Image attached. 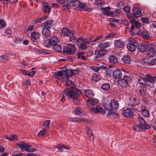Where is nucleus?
Segmentation results:
<instances>
[{
	"instance_id": "6",
	"label": "nucleus",
	"mask_w": 156,
	"mask_h": 156,
	"mask_svg": "<svg viewBox=\"0 0 156 156\" xmlns=\"http://www.w3.org/2000/svg\"><path fill=\"white\" fill-rule=\"evenodd\" d=\"M64 68L58 71L56 73V77L57 78L60 80L61 82H63V79H66L68 78V75H69V74L68 73H69L67 72V69H66L64 70Z\"/></svg>"
},
{
	"instance_id": "25",
	"label": "nucleus",
	"mask_w": 156,
	"mask_h": 156,
	"mask_svg": "<svg viewBox=\"0 0 156 156\" xmlns=\"http://www.w3.org/2000/svg\"><path fill=\"white\" fill-rule=\"evenodd\" d=\"M110 44V43L108 42L103 41L98 44V46L101 48H105L109 47Z\"/></svg>"
},
{
	"instance_id": "26",
	"label": "nucleus",
	"mask_w": 156,
	"mask_h": 156,
	"mask_svg": "<svg viewBox=\"0 0 156 156\" xmlns=\"http://www.w3.org/2000/svg\"><path fill=\"white\" fill-rule=\"evenodd\" d=\"M67 72H69V73H68L69 74V75H68V78H70L71 76L73 75H77L79 73V70L77 69H67Z\"/></svg>"
},
{
	"instance_id": "60",
	"label": "nucleus",
	"mask_w": 156,
	"mask_h": 156,
	"mask_svg": "<svg viewBox=\"0 0 156 156\" xmlns=\"http://www.w3.org/2000/svg\"><path fill=\"white\" fill-rule=\"evenodd\" d=\"M19 71L21 74L27 76L28 72L27 71L25 70L24 69H20L19 70Z\"/></svg>"
},
{
	"instance_id": "33",
	"label": "nucleus",
	"mask_w": 156,
	"mask_h": 156,
	"mask_svg": "<svg viewBox=\"0 0 156 156\" xmlns=\"http://www.w3.org/2000/svg\"><path fill=\"white\" fill-rule=\"evenodd\" d=\"M130 101L129 103L132 105H137L138 102L136 98L130 97L129 98Z\"/></svg>"
},
{
	"instance_id": "15",
	"label": "nucleus",
	"mask_w": 156,
	"mask_h": 156,
	"mask_svg": "<svg viewBox=\"0 0 156 156\" xmlns=\"http://www.w3.org/2000/svg\"><path fill=\"white\" fill-rule=\"evenodd\" d=\"M129 22L132 24L130 30H133L135 27L136 28H138L140 27V23L137 21H135L134 19H130Z\"/></svg>"
},
{
	"instance_id": "3",
	"label": "nucleus",
	"mask_w": 156,
	"mask_h": 156,
	"mask_svg": "<svg viewBox=\"0 0 156 156\" xmlns=\"http://www.w3.org/2000/svg\"><path fill=\"white\" fill-rule=\"evenodd\" d=\"M138 80L140 83L142 84L143 87H146L145 84H147L148 86L152 87L154 84L156 83V76H154L147 74L144 78L140 77Z\"/></svg>"
},
{
	"instance_id": "34",
	"label": "nucleus",
	"mask_w": 156,
	"mask_h": 156,
	"mask_svg": "<svg viewBox=\"0 0 156 156\" xmlns=\"http://www.w3.org/2000/svg\"><path fill=\"white\" fill-rule=\"evenodd\" d=\"M46 18V16H44L43 17L37 18L34 20L33 22V23L34 24H36L45 20Z\"/></svg>"
},
{
	"instance_id": "8",
	"label": "nucleus",
	"mask_w": 156,
	"mask_h": 156,
	"mask_svg": "<svg viewBox=\"0 0 156 156\" xmlns=\"http://www.w3.org/2000/svg\"><path fill=\"white\" fill-rule=\"evenodd\" d=\"M129 43L127 45L128 49L131 52L135 51L138 45L137 41L132 37L129 38Z\"/></svg>"
},
{
	"instance_id": "13",
	"label": "nucleus",
	"mask_w": 156,
	"mask_h": 156,
	"mask_svg": "<svg viewBox=\"0 0 156 156\" xmlns=\"http://www.w3.org/2000/svg\"><path fill=\"white\" fill-rule=\"evenodd\" d=\"M78 6L76 8V10H80L82 11L87 10L89 11H91L92 9L91 8H88L84 4L81 3L79 2L78 4Z\"/></svg>"
},
{
	"instance_id": "12",
	"label": "nucleus",
	"mask_w": 156,
	"mask_h": 156,
	"mask_svg": "<svg viewBox=\"0 0 156 156\" xmlns=\"http://www.w3.org/2000/svg\"><path fill=\"white\" fill-rule=\"evenodd\" d=\"M91 108V111L94 113H97L99 112L102 114H104L105 113L104 109L99 105H97L95 107L93 106Z\"/></svg>"
},
{
	"instance_id": "46",
	"label": "nucleus",
	"mask_w": 156,
	"mask_h": 156,
	"mask_svg": "<svg viewBox=\"0 0 156 156\" xmlns=\"http://www.w3.org/2000/svg\"><path fill=\"white\" fill-rule=\"evenodd\" d=\"M69 31L66 28H63L62 30V33L64 36H67L69 35Z\"/></svg>"
},
{
	"instance_id": "20",
	"label": "nucleus",
	"mask_w": 156,
	"mask_h": 156,
	"mask_svg": "<svg viewBox=\"0 0 156 156\" xmlns=\"http://www.w3.org/2000/svg\"><path fill=\"white\" fill-rule=\"evenodd\" d=\"M114 44L115 47L119 48H122L124 45V42L120 39H117L115 41Z\"/></svg>"
},
{
	"instance_id": "30",
	"label": "nucleus",
	"mask_w": 156,
	"mask_h": 156,
	"mask_svg": "<svg viewBox=\"0 0 156 156\" xmlns=\"http://www.w3.org/2000/svg\"><path fill=\"white\" fill-rule=\"evenodd\" d=\"M147 47L145 44H142L139 45L137 48V49L141 52H143L147 50Z\"/></svg>"
},
{
	"instance_id": "41",
	"label": "nucleus",
	"mask_w": 156,
	"mask_h": 156,
	"mask_svg": "<svg viewBox=\"0 0 156 156\" xmlns=\"http://www.w3.org/2000/svg\"><path fill=\"white\" fill-rule=\"evenodd\" d=\"M101 9L102 10V12L104 15H107L108 12L111 10V8L108 6L106 8H102Z\"/></svg>"
},
{
	"instance_id": "29",
	"label": "nucleus",
	"mask_w": 156,
	"mask_h": 156,
	"mask_svg": "<svg viewBox=\"0 0 156 156\" xmlns=\"http://www.w3.org/2000/svg\"><path fill=\"white\" fill-rule=\"evenodd\" d=\"M68 2L71 4L76 10V8L78 6V4L79 3V1L77 0H69Z\"/></svg>"
},
{
	"instance_id": "54",
	"label": "nucleus",
	"mask_w": 156,
	"mask_h": 156,
	"mask_svg": "<svg viewBox=\"0 0 156 156\" xmlns=\"http://www.w3.org/2000/svg\"><path fill=\"white\" fill-rule=\"evenodd\" d=\"M0 24L2 26V27H0V29L4 28L5 27V23L2 19L0 20Z\"/></svg>"
},
{
	"instance_id": "59",
	"label": "nucleus",
	"mask_w": 156,
	"mask_h": 156,
	"mask_svg": "<svg viewBox=\"0 0 156 156\" xmlns=\"http://www.w3.org/2000/svg\"><path fill=\"white\" fill-rule=\"evenodd\" d=\"M63 7L64 9H70L71 8V6L69 4H65L63 5Z\"/></svg>"
},
{
	"instance_id": "43",
	"label": "nucleus",
	"mask_w": 156,
	"mask_h": 156,
	"mask_svg": "<svg viewBox=\"0 0 156 156\" xmlns=\"http://www.w3.org/2000/svg\"><path fill=\"white\" fill-rule=\"evenodd\" d=\"M92 79L94 81L96 82L100 80V77L96 73H94L92 75Z\"/></svg>"
},
{
	"instance_id": "32",
	"label": "nucleus",
	"mask_w": 156,
	"mask_h": 156,
	"mask_svg": "<svg viewBox=\"0 0 156 156\" xmlns=\"http://www.w3.org/2000/svg\"><path fill=\"white\" fill-rule=\"evenodd\" d=\"M136 120L139 122V123L146 126V125H148L146 123L145 121L143 118L140 116H138L136 117Z\"/></svg>"
},
{
	"instance_id": "18",
	"label": "nucleus",
	"mask_w": 156,
	"mask_h": 156,
	"mask_svg": "<svg viewBox=\"0 0 156 156\" xmlns=\"http://www.w3.org/2000/svg\"><path fill=\"white\" fill-rule=\"evenodd\" d=\"M122 113L125 117L128 118H131L133 115V111L129 108L126 109Z\"/></svg>"
},
{
	"instance_id": "49",
	"label": "nucleus",
	"mask_w": 156,
	"mask_h": 156,
	"mask_svg": "<svg viewBox=\"0 0 156 156\" xmlns=\"http://www.w3.org/2000/svg\"><path fill=\"white\" fill-rule=\"evenodd\" d=\"M106 51L105 49H100L98 51V55L99 56H104L105 55Z\"/></svg>"
},
{
	"instance_id": "38",
	"label": "nucleus",
	"mask_w": 156,
	"mask_h": 156,
	"mask_svg": "<svg viewBox=\"0 0 156 156\" xmlns=\"http://www.w3.org/2000/svg\"><path fill=\"white\" fill-rule=\"evenodd\" d=\"M73 113L76 115H81L82 113V109L80 107L76 108L73 111Z\"/></svg>"
},
{
	"instance_id": "1",
	"label": "nucleus",
	"mask_w": 156,
	"mask_h": 156,
	"mask_svg": "<svg viewBox=\"0 0 156 156\" xmlns=\"http://www.w3.org/2000/svg\"><path fill=\"white\" fill-rule=\"evenodd\" d=\"M70 40L73 43L76 44L79 48L83 50H85L87 46V44H89V41L87 39L83 37L76 38L74 37L75 32L73 31L69 32Z\"/></svg>"
},
{
	"instance_id": "2",
	"label": "nucleus",
	"mask_w": 156,
	"mask_h": 156,
	"mask_svg": "<svg viewBox=\"0 0 156 156\" xmlns=\"http://www.w3.org/2000/svg\"><path fill=\"white\" fill-rule=\"evenodd\" d=\"M75 85L73 84V86L70 87L71 89L68 88H65L64 94L67 97L73 99L75 100L74 103L79 104L80 102L77 100V98L81 92L80 90L75 88Z\"/></svg>"
},
{
	"instance_id": "9",
	"label": "nucleus",
	"mask_w": 156,
	"mask_h": 156,
	"mask_svg": "<svg viewBox=\"0 0 156 156\" xmlns=\"http://www.w3.org/2000/svg\"><path fill=\"white\" fill-rule=\"evenodd\" d=\"M59 41L58 38L55 37H52L48 40L44 41V44L46 47H51V46H53L57 44Z\"/></svg>"
},
{
	"instance_id": "21",
	"label": "nucleus",
	"mask_w": 156,
	"mask_h": 156,
	"mask_svg": "<svg viewBox=\"0 0 156 156\" xmlns=\"http://www.w3.org/2000/svg\"><path fill=\"white\" fill-rule=\"evenodd\" d=\"M147 55L148 57L153 58L156 55V51L152 48L149 49L147 51Z\"/></svg>"
},
{
	"instance_id": "23",
	"label": "nucleus",
	"mask_w": 156,
	"mask_h": 156,
	"mask_svg": "<svg viewBox=\"0 0 156 156\" xmlns=\"http://www.w3.org/2000/svg\"><path fill=\"white\" fill-rule=\"evenodd\" d=\"M40 37V34L39 33L34 32L31 33V39L34 41H35L37 39H39Z\"/></svg>"
},
{
	"instance_id": "48",
	"label": "nucleus",
	"mask_w": 156,
	"mask_h": 156,
	"mask_svg": "<svg viewBox=\"0 0 156 156\" xmlns=\"http://www.w3.org/2000/svg\"><path fill=\"white\" fill-rule=\"evenodd\" d=\"M69 78H67L66 79H63V82H62L63 83H64V84L66 86H69L73 84V82L69 80H68V79H69Z\"/></svg>"
},
{
	"instance_id": "57",
	"label": "nucleus",
	"mask_w": 156,
	"mask_h": 156,
	"mask_svg": "<svg viewBox=\"0 0 156 156\" xmlns=\"http://www.w3.org/2000/svg\"><path fill=\"white\" fill-rule=\"evenodd\" d=\"M142 22L144 23H147L149 21V19L147 17H142L141 19Z\"/></svg>"
},
{
	"instance_id": "31",
	"label": "nucleus",
	"mask_w": 156,
	"mask_h": 156,
	"mask_svg": "<svg viewBox=\"0 0 156 156\" xmlns=\"http://www.w3.org/2000/svg\"><path fill=\"white\" fill-rule=\"evenodd\" d=\"M109 61L110 63H115L118 62V60L115 56L111 55L109 57Z\"/></svg>"
},
{
	"instance_id": "45",
	"label": "nucleus",
	"mask_w": 156,
	"mask_h": 156,
	"mask_svg": "<svg viewBox=\"0 0 156 156\" xmlns=\"http://www.w3.org/2000/svg\"><path fill=\"white\" fill-rule=\"evenodd\" d=\"M69 120L70 122H81L82 120L79 118L77 119L76 117H70L69 118Z\"/></svg>"
},
{
	"instance_id": "11",
	"label": "nucleus",
	"mask_w": 156,
	"mask_h": 156,
	"mask_svg": "<svg viewBox=\"0 0 156 156\" xmlns=\"http://www.w3.org/2000/svg\"><path fill=\"white\" fill-rule=\"evenodd\" d=\"M150 127L151 126L149 125H146V126H144L139 123L137 125L134 126L133 128L134 130L136 131H140L142 130L149 129Z\"/></svg>"
},
{
	"instance_id": "10",
	"label": "nucleus",
	"mask_w": 156,
	"mask_h": 156,
	"mask_svg": "<svg viewBox=\"0 0 156 156\" xmlns=\"http://www.w3.org/2000/svg\"><path fill=\"white\" fill-rule=\"evenodd\" d=\"M64 52L70 55H73L75 54L76 49L75 47L72 44H70L67 46H64L63 48Z\"/></svg>"
},
{
	"instance_id": "62",
	"label": "nucleus",
	"mask_w": 156,
	"mask_h": 156,
	"mask_svg": "<svg viewBox=\"0 0 156 156\" xmlns=\"http://www.w3.org/2000/svg\"><path fill=\"white\" fill-rule=\"evenodd\" d=\"M35 51L36 52H37L38 53H41L43 54H48V52H44V51L41 50H39L38 49H36L35 50Z\"/></svg>"
},
{
	"instance_id": "35",
	"label": "nucleus",
	"mask_w": 156,
	"mask_h": 156,
	"mask_svg": "<svg viewBox=\"0 0 156 156\" xmlns=\"http://www.w3.org/2000/svg\"><path fill=\"white\" fill-rule=\"evenodd\" d=\"M107 115L108 117L112 119L116 118L118 116V115L117 113L112 112H109L107 113Z\"/></svg>"
},
{
	"instance_id": "47",
	"label": "nucleus",
	"mask_w": 156,
	"mask_h": 156,
	"mask_svg": "<svg viewBox=\"0 0 156 156\" xmlns=\"http://www.w3.org/2000/svg\"><path fill=\"white\" fill-rule=\"evenodd\" d=\"M9 60L8 57L6 55H3L0 57V61L2 62H5Z\"/></svg>"
},
{
	"instance_id": "39",
	"label": "nucleus",
	"mask_w": 156,
	"mask_h": 156,
	"mask_svg": "<svg viewBox=\"0 0 156 156\" xmlns=\"http://www.w3.org/2000/svg\"><path fill=\"white\" fill-rule=\"evenodd\" d=\"M122 61L125 64H129L130 63V59L127 56H124L122 58Z\"/></svg>"
},
{
	"instance_id": "56",
	"label": "nucleus",
	"mask_w": 156,
	"mask_h": 156,
	"mask_svg": "<svg viewBox=\"0 0 156 156\" xmlns=\"http://www.w3.org/2000/svg\"><path fill=\"white\" fill-rule=\"evenodd\" d=\"M149 65L153 66L156 65V58L152 59L149 62Z\"/></svg>"
},
{
	"instance_id": "36",
	"label": "nucleus",
	"mask_w": 156,
	"mask_h": 156,
	"mask_svg": "<svg viewBox=\"0 0 156 156\" xmlns=\"http://www.w3.org/2000/svg\"><path fill=\"white\" fill-rule=\"evenodd\" d=\"M42 9L44 12L47 13H49L51 11V8L50 6L47 5H44L43 6Z\"/></svg>"
},
{
	"instance_id": "61",
	"label": "nucleus",
	"mask_w": 156,
	"mask_h": 156,
	"mask_svg": "<svg viewBox=\"0 0 156 156\" xmlns=\"http://www.w3.org/2000/svg\"><path fill=\"white\" fill-rule=\"evenodd\" d=\"M107 16H108L114 17L115 16V14L114 12L113 11H108Z\"/></svg>"
},
{
	"instance_id": "53",
	"label": "nucleus",
	"mask_w": 156,
	"mask_h": 156,
	"mask_svg": "<svg viewBox=\"0 0 156 156\" xmlns=\"http://www.w3.org/2000/svg\"><path fill=\"white\" fill-rule=\"evenodd\" d=\"M90 68L95 72H98L100 69L99 67L94 66H90Z\"/></svg>"
},
{
	"instance_id": "37",
	"label": "nucleus",
	"mask_w": 156,
	"mask_h": 156,
	"mask_svg": "<svg viewBox=\"0 0 156 156\" xmlns=\"http://www.w3.org/2000/svg\"><path fill=\"white\" fill-rule=\"evenodd\" d=\"M5 137L6 139L12 141L16 140L18 139L17 136L15 135H12L10 136H6Z\"/></svg>"
},
{
	"instance_id": "63",
	"label": "nucleus",
	"mask_w": 156,
	"mask_h": 156,
	"mask_svg": "<svg viewBox=\"0 0 156 156\" xmlns=\"http://www.w3.org/2000/svg\"><path fill=\"white\" fill-rule=\"evenodd\" d=\"M35 72L34 71H32L31 72L28 73L27 72V76L30 77H32L35 75Z\"/></svg>"
},
{
	"instance_id": "4",
	"label": "nucleus",
	"mask_w": 156,
	"mask_h": 156,
	"mask_svg": "<svg viewBox=\"0 0 156 156\" xmlns=\"http://www.w3.org/2000/svg\"><path fill=\"white\" fill-rule=\"evenodd\" d=\"M84 92L85 95L87 97L89 98L87 100V103L88 106L94 105L98 102V100L92 98L93 96V94L91 90L90 89L85 90H84Z\"/></svg>"
},
{
	"instance_id": "55",
	"label": "nucleus",
	"mask_w": 156,
	"mask_h": 156,
	"mask_svg": "<svg viewBox=\"0 0 156 156\" xmlns=\"http://www.w3.org/2000/svg\"><path fill=\"white\" fill-rule=\"evenodd\" d=\"M102 37H103V36L101 35H98V36H97L96 37L95 39H94V40H93V41H92V43H94H94L95 41H96L97 40H98L102 38Z\"/></svg>"
},
{
	"instance_id": "5",
	"label": "nucleus",
	"mask_w": 156,
	"mask_h": 156,
	"mask_svg": "<svg viewBox=\"0 0 156 156\" xmlns=\"http://www.w3.org/2000/svg\"><path fill=\"white\" fill-rule=\"evenodd\" d=\"M131 80V78L129 74L127 73L123 75L122 78H120L118 81V84L122 88H125L128 85L129 82Z\"/></svg>"
},
{
	"instance_id": "7",
	"label": "nucleus",
	"mask_w": 156,
	"mask_h": 156,
	"mask_svg": "<svg viewBox=\"0 0 156 156\" xmlns=\"http://www.w3.org/2000/svg\"><path fill=\"white\" fill-rule=\"evenodd\" d=\"M17 145L20 147L22 151H26L27 152H35L37 150L35 148H30V147L32 146L31 145L29 144H24L23 143H18L17 144Z\"/></svg>"
},
{
	"instance_id": "64",
	"label": "nucleus",
	"mask_w": 156,
	"mask_h": 156,
	"mask_svg": "<svg viewBox=\"0 0 156 156\" xmlns=\"http://www.w3.org/2000/svg\"><path fill=\"white\" fill-rule=\"evenodd\" d=\"M46 131V129H43L41 130L38 133L39 136H42L44 133Z\"/></svg>"
},
{
	"instance_id": "28",
	"label": "nucleus",
	"mask_w": 156,
	"mask_h": 156,
	"mask_svg": "<svg viewBox=\"0 0 156 156\" xmlns=\"http://www.w3.org/2000/svg\"><path fill=\"white\" fill-rule=\"evenodd\" d=\"M140 62V64H142L141 66L143 67H145L148 64H149V60L148 59L146 58L141 59Z\"/></svg>"
},
{
	"instance_id": "24",
	"label": "nucleus",
	"mask_w": 156,
	"mask_h": 156,
	"mask_svg": "<svg viewBox=\"0 0 156 156\" xmlns=\"http://www.w3.org/2000/svg\"><path fill=\"white\" fill-rule=\"evenodd\" d=\"M143 88H140L138 91L140 96H146L148 94V92L147 91V89L146 87H143Z\"/></svg>"
},
{
	"instance_id": "14",
	"label": "nucleus",
	"mask_w": 156,
	"mask_h": 156,
	"mask_svg": "<svg viewBox=\"0 0 156 156\" xmlns=\"http://www.w3.org/2000/svg\"><path fill=\"white\" fill-rule=\"evenodd\" d=\"M53 26V21L51 20H47L41 24V27L48 28L50 29Z\"/></svg>"
},
{
	"instance_id": "44",
	"label": "nucleus",
	"mask_w": 156,
	"mask_h": 156,
	"mask_svg": "<svg viewBox=\"0 0 156 156\" xmlns=\"http://www.w3.org/2000/svg\"><path fill=\"white\" fill-rule=\"evenodd\" d=\"M142 114L144 116L147 117H148L150 115L149 111L145 109L142 110Z\"/></svg>"
},
{
	"instance_id": "42",
	"label": "nucleus",
	"mask_w": 156,
	"mask_h": 156,
	"mask_svg": "<svg viewBox=\"0 0 156 156\" xmlns=\"http://www.w3.org/2000/svg\"><path fill=\"white\" fill-rule=\"evenodd\" d=\"M110 88V85L109 84L105 83L103 84L101 86V88L104 90H107Z\"/></svg>"
},
{
	"instance_id": "17",
	"label": "nucleus",
	"mask_w": 156,
	"mask_h": 156,
	"mask_svg": "<svg viewBox=\"0 0 156 156\" xmlns=\"http://www.w3.org/2000/svg\"><path fill=\"white\" fill-rule=\"evenodd\" d=\"M122 73L119 69H116L113 72V76L115 79H119L122 76Z\"/></svg>"
},
{
	"instance_id": "19",
	"label": "nucleus",
	"mask_w": 156,
	"mask_h": 156,
	"mask_svg": "<svg viewBox=\"0 0 156 156\" xmlns=\"http://www.w3.org/2000/svg\"><path fill=\"white\" fill-rule=\"evenodd\" d=\"M140 35L144 39L149 40L151 38V37L148 34L147 31L146 29L141 31Z\"/></svg>"
},
{
	"instance_id": "27",
	"label": "nucleus",
	"mask_w": 156,
	"mask_h": 156,
	"mask_svg": "<svg viewBox=\"0 0 156 156\" xmlns=\"http://www.w3.org/2000/svg\"><path fill=\"white\" fill-rule=\"evenodd\" d=\"M42 31V33L44 36H48L51 34V31L48 28L43 27Z\"/></svg>"
},
{
	"instance_id": "22",
	"label": "nucleus",
	"mask_w": 156,
	"mask_h": 156,
	"mask_svg": "<svg viewBox=\"0 0 156 156\" xmlns=\"http://www.w3.org/2000/svg\"><path fill=\"white\" fill-rule=\"evenodd\" d=\"M110 106L112 109H117L119 106L118 101L114 99L112 100L110 102Z\"/></svg>"
},
{
	"instance_id": "52",
	"label": "nucleus",
	"mask_w": 156,
	"mask_h": 156,
	"mask_svg": "<svg viewBox=\"0 0 156 156\" xmlns=\"http://www.w3.org/2000/svg\"><path fill=\"white\" fill-rule=\"evenodd\" d=\"M127 17L129 18L132 19H134V17H135V16L134 15L133 13L132 14L129 12L126 14Z\"/></svg>"
},
{
	"instance_id": "50",
	"label": "nucleus",
	"mask_w": 156,
	"mask_h": 156,
	"mask_svg": "<svg viewBox=\"0 0 156 156\" xmlns=\"http://www.w3.org/2000/svg\"><path fill=\"white\" fill-rule=\"evenodd\" d=\"M85 129L88 136L90 137L92 136L93 134V132L88 127H85Z\"/></svg>"
},
{
	"instance_id": "40",
	"label": "nucleus",
	"mask_w": 156,
	"mask_h": 156,
	"mask_svg": "<svg viewBox=\"0 0 156 156\" xmlns=\"http://www.w3.org/2000/svg\"><path fill=\"white\" fill-rule=\"evenodd\" d=\"M53 48L54 51L58 52L61 51L62 50V48L61 46L57 44L53 46Z\"/></svg>"
},
{
	"instance_id": "16",
	"label": "nucleus",
	"mask_w": 156,
	"mask_h": 156,
	"mask_svg": "<svg viewBox=\"0 0 156 156\" xmlns=\"http://www.w3.org/2000/svg\"><path fill=\"white\" fill-rule=\"evenodd\" d=\"M133 11L135 17L140 16L142 14L141 9L139 7H134L133 8Z\"/></svg>"
},
{
	"instance_id": "58",
	"label": "nucleus",
	"mask_w": 156,
	"mask_h": 156,
	"mask_svg": "<svg viewBox=\"0 0 156 156\" xmlns=\"http://www.w3.org/2000/svg\"><path fill=\"white\" fill-rule=\"evenodd\" d=\"M130 8L129 7L126 6L123 8V11L125 12L126 14L129 12Z\"/></svg>"
},
{
	"instance_id": "51",
	"label": "nucleus",
	"mask_w": 156,
	"mask_h": 156,
	"mask_svg": "<svg viewBox=\"0 0 156 156\" xmlns=\"http://www.w3.org/2000/svg\"><path fill=\"white\" fill-rule=\"evenodd\" d=\"M51 121L50 120H47L44 123V125L45 129L49 128V126L50 124Z\"/></svg>"
}]
</instances>
